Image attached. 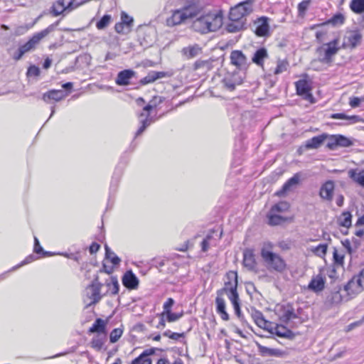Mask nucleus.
Instances as JSON below:
<instances>
[{
	"label": "nucleus",
	"instance_id": "1",
	"mask_svg": "<svg viewBox=\"0 0 364 364\" xmlns=\"http://www.w3.org/2000/svg\"><path fill=\"white\" fill-rule=\"evenodd\" d=\"M223 25V15L220 12L208 13L203 15L192 23L193 29L201 34L215 32Z\"/></svg>",
	"mask_w": 364,
	"mask_h": 364
},
{
	"label": "nucleus",
	"instance_id": "2",
	"mask_svg": "<svg viewBox=\"0 0 364 364\" xmlns=\"http://www.w3.org/2000/svg\"><path fill=\"white\" fill-rule=\"evenodd\" d=\"M339 43V38H336L317 48L316 52L318 55V60L324 64H331L333 62V57L341 49Z\"/></svg>",
	"mask_w": 364,
	"mask_h": 364
},
{
	"label": "nucleus",
	"instance_id": "3",
	"mask_svg": "<svg viewBox=\"0 0 364 364\" xmlns=\"http://www.w3.org/2000/svg\"><path fill=\"white\" fill-rule=\"evenodd\" d=\"M229 281L225 282L224 287L218 289L217 291H221V296L223 297L226 294L231 301L232 304L240 302L239 294L237 293V274L235 272H230L227 274Z\"/></svg>",
	"mask_w": 364,
	"mask_h": 364
},
{
	"label": "nucleus",
	"instance_id": "4",
	"mask_svg": "<svg viewBox=\"0 0 364 364\" xmlns=\"http://www.w3.org/2000/svg\"><path fill=\"white\" fill-rule=\"evenodd\" d=\"M261 257L269 268L280 272L284 270L286 263L277 254L262 247L261 250Z\"/></svg>",
	"mask_w": 364,
	"mask_h": 364
},
{
	"label": "nucleus",
	"instance_id": "5",
	"mask_svg": "<svg viewBox=\"0 0 364 364\" xmlns=\"http://www.w3.org/2000/svg\"><path fill=\"white\" fill-rule=\"evenodd\" d=\"M58 24V21L50 25L44 30L35 33L26 43L21 46L18 48L23 51V53H28L33 50L36 46L46 36H47L50 33L54 31L56 26Z\"/></svg>",
	"mask_w": 364,
	"mask_h": 364
},
{
	"label": "nucleus",
	"instance_id": "6",
	"mask_svg": "<svg viewBox=\"0 0 364 364\" xmlns=\"http://www.w3.org/2000/svg\"><path fill=\"white\" fill-rule=\"evenodd\" d=\"M252 11V4L250 0L242 1L232 7L229 13L230 21H244V18Z\"/></svg>",
	"mask_w": 364,
	"mask_h": 364
},
{
	"label": "nucleus",
	"instance_id": "7",
	"mask_svg": "<svg viewBox=\"0 0 364 364\" xmlns=\"http://www.w3.org/2000/svg\"><path fill=\"white\" fill-rule=\"evenodd\" d=\"M154 106L146 105L142 112L139 115L140 127L135 133V137L141 135L145 129L154 122L153 118L150 117V112L153 109Z\"/></svg>",
	"mask_w": 364,
	"mask_h": 364
},
{
	"label": "nucleus",
	"instance_id": "8",
	"mask_svg": "<svg viewBox=\"0 0 364 364\" xmlns=\"http://www.w3.org/2000/svg\"><path fill=\"white\" fill-rule=\"evenodd\" d=\"M102 284L98 282V276H96L92 283L86 289L87 296L91 300L89 305L98 303L102 299L100 289Z\"/></svg>",
	"mask_w": 364,
	"mask_h": 364
},
{
	"label": "nucleus",
	"instance_id": "9",
	"mask_svg": "<svg viewBox=\"0 0 364 364\" xmlns=\"http://www.w3.org/2000/svg\"><path fill=\"white\" fill-rule=\"evenodd\" d=\"M296 93L311 103L314 102V97L311 92L310 82L306 79H301L295 82Z\"/></svg>",
	"mask_w": 364,
	"mask_h": 364
},
{
	"label": "nucleus",
	"instance_id": "10",
	"mask_svg": "<svg viewBox=\"0 0 364 364\" xmlns=\"http://www.w3.org/2000/svg\"><path fill=\"white\" fill-rule=\"evenodd\" d=\"M223 236V230H211L205 237L201 242V250L205 252L208 250L210 245L215 246Z\"/></svg>",
	"mask_w": 364,
	"mask_h": 364
},
{
	"label": "nucleus",
	"instance_id": "11",
	"mask_svg": "<svg viewBox=\"0 0 364 364\" xmlns=\"http://www.w3.org/2000/svg\"><path fill=\"white\" fill-rule=\"evenodd\" d=\"M134 19L125 11L121 13V21L114 26V30L117 33L126 34L131 31L133 26Z\"/></svg>",
	"mask_w": 364,
	"mask_h": 364
},
{
	"label": "nucleus",
	"instance_id": "12",
	"mask_svg": "<svg viewBox=\"0 0 364 364\" xmlns=\"http://www.w3.org/2000/svg\"><path fill=\"white\" fill-rule=\"evenodd\" d=\"M360 282H358L355 277H353L344 286L343 291L346 292V301L350 300L363 290Z\"/></svg>",
	"mask_w": 364,
	"mask_h": 364
},
{
	"label": "nucleus",
	"instance_id": "13",
	"mask_svg": "<svg viewBox=\"0 0 364 364\" xmlns=\"http://www.w3.org/2000/svg\"><path fill=\"white\" fill-rule=\"evenodd\" d=\"M231 63L239 70H246L248 67L247 58L241 50H233L230 53Z\"/></svg>",
	"mask_w": 364,
	"mask_h": 364
},
{
	"label": "nucleus",
	"instance_id": "14",
	"mask_svg": "<svg viewBox=\"0 0 364 364\" xmlns=\"http://www.w3.org/2000/svg\"><path fill=\"white\" fill-rule=\"evenodd\" d=\"M328 137V134H322L318 136H315L305 141V144L301 146L299 149L300 151L302 149L305 150L316 149L321 146L326 139Z\"/></svg>",
	"mask_w": 364,
	"mask_h": 364
},
{
	"label": "nucleus",
	"instance_id": "15",
	"mask_svg": "<svg viewBox=\"0 0 364 364\" xmlns=\"http://www.w3.org/2000/svg\"><path fill=\"white\" fill-rule=\"evenodd\" d=\"M255 33L257 36L264 37L269 35V18L266 16L258 18L255 21Z\"/></svg>",
	"mask_w": 364,
	"mask_h": 364
},
{
	"label": "nucleus",
	"instance_id": "16",
	"mask_svg": "<svg viewBox=\"0 0 364 364\" xmlns=\"http://www.w3.org/2000/svg\"><path fill=\"white\" fill-rule=\"evenodd\" d=\"M123 285L129 290L136 289L139 287V281L132 270L127 271L122 279Z\"/></svg>",
	"mask_w": 364,
	"mask_h": 364
},
{
	"label": "nucleus",
	"instance_id": "17",
	"mask_svg": "<svg viewBox=\"0 0 364 364\" xmlns=\"http://www.w3.org/2000/svg\"><path fill=\"white\" fill-rule=\"evenodd\" d=\"M335 189L334 182L328 180L323 183L320 188L319 196L325 200L331 201Z\"/></svg>",
	"mask_w": 364,
	"mask_h": 364
},
{
	"label": "nucleus",
	"instance_id": "18",
	"mask_svg": "<svg viewBox=\"0 0 364 364\" xmlns=\"http://www.w3.org/2000/svg\"><path fill=\"white\" fill-rule=\"evenodd\" d=\"M202 9L203 7L198 1H190L182 8V10L187 18H189L197 16L202 11Z\"/></svg>",
	"mask_w": 364,
	"mask_h": 364
},
{
	"label": "nucleus",
	"instance_id": "19",
	"mask_svg": "<svg viewBox=\"0 0 364 364\" xmlns=\"http://www.w3.org/2000/svg\"><path fill=\"white\" fill-rule=\"evenodd\" d=\"M136 73L131 69H126L118 73L115 79L117 85L125 86L130 83V80L135 76Z\"/></svg>",
	"mask_w": 364,
	"mask_h": 364
},
{
	"label": "nucleus",
	"instance_id": "20",
	"mask_svg": "<svg viewBox=\"0 0 364 364\" xmlns=\"http://www.w3.org/2000/svg\"><path fill=\"white\" fill-rule=\"evenodd\" d=\"M215 298L216 312L220 316L224 321L229 320V315L226 311V304L224 298L221 296V291H217Z\"/></svg>",
	"mask_w": 364,
	"mask_h": 364
},
{
	"label": "nucleus",
	"instance_id": "21",
	"mask_svg": "<svg viewBox=\"0 0 364 364\" xmlns=\"http://www.w3.org/2000/svg\"><path fill=\"white\" fill-rule=\"evenodd\" d=\"M243 78L238 73H234L223 79L224 86L230 91L235 90L236 85L242 84Z\"/></svg>",
	"mask_w": 364,
	"mask_h": 364
},
{
	"label": "nucleus",
	"instance_id": "22",
	"mask_svg": "<svg viewBox=\"0 0 364 364\" xmlns=\"http://www.w3.org/2000/svg\"><path fill=\"white\" fill-rule=\"evenodd\" d=\"M255 345L257 347L259 354L262 357L274 356V357H282L284 355V352L277 348H270L261 345L259 342L255 341Z\"/></svg>",
	"mask_w": 364,
	"mask_h": 364
},
{
	"label": "nucleus",
	"instance_id": "23",
	"mask_svg": "<svg viewBox=\"0 0 364 364\" xmlns=\"http://www.w3.org/2000/svg\"><path fill=\"white\" fill-rule=\"evenodd\" d=\"M280 311L279 318L284 323H287L291 319L297 318L294 307L289 304L282 306Z\"/></svg>",
	"mask_w": 364,
	"mask_h": 364
},
{
	"label": "nucleus",
	"instance_id": "24",
	"mask_svg": "<svg viewBox=\"0 0 364 364\" xmlns=\"http://www.w3.org/2000/svg\"><path fill=\"white\" fill-rule=\"evenodd\" d=\"M167 76L168 73L164 71H150L146 76L140 80V84L145 85Z\"/></svg>",
	"mask_w": 364,
	"mask_h": 364
},
{
	"label": "nucleus",
	"instance_id": "25",
	"mask_svg": "<svg viewBox=\"0 0 364 364\" xmlns=\"http://www.w3.org/2000/svg\"><path fill=\"white\" fill-rule=\"evenodd\" d=\"M325 282V278L321 274H318L311 279L308 287L314 292H318L324 289Z\"/></svg>",
	"mask_w": 364,
	"mask_h": 364
},
{
	"label": "nucleus",
	"instance_id": "26",
	"mask_svg": "<svg viewBox=\"0 0 364 364\" xmlns=\"http://www.w3.org/2000/svg\"><path fill=\"white\" fill-rule=\"evenodd\" d=\"M186 19H187V17L182 9L176 10L173 12L171 16L167 19V25L174 26L181 23Z\"/></svg>",
	"mask_w": 364,
	"mask_h": 364
},
{
	"label": "nucleus",
	"instance_id": "27",
	"mask_svg": "<svg viewBox=\"0 0 364 364\" xmlns=\"http://www.w3.org/2000/svg\"><path fill=\"white\" fill-rule=\"evenodd\" d=\"M65 94L63 90H51L46 92H45L42 96V100L48 102L49 100H54L55 102H58L63 100L65 97Z\"/></svg>",
	"mask_w": 364,
	"mask_h": 364
},
{
	"label": "nucleus",
	"instance_id": "28",
	"mask_svg": "<svg viewBox=\"0 0 364 364\" xmlns=\"http://www.w3.org/2000/svg\"><path fill=\"white\" fill-rule=\"evenodd\" d=\"M201 47L196 43L188 46L187 47H184L181 50L183 55H184L188 59L193 58L198 56L201 53Z\"/></svg>",
	"mask_w": 364,
	"mask_h": 364
},
{
	"label": "nucleus",
	"instance_id": "29",
	"mask_svg": "<svg viewBox=\"0 0 364 364\" xmlns=\"http://www.w3.org/2000/svg\"><path fill=\"white\" fill-rule=\"evenodd\" d=\"M300 176L299 173L294 174L291 178L288 179L283 185L282 189L277 192L278 196H281L292 189L299 183Z\"/></svg>",
	"mask_w": 364,
	"mask_h": 364
},
{
	"label": "nucleus",
	"instance_id": "30",
	"mask_svg": "<svg viewBox=\"0 0 364 364\" xmlns=\"http://www.w3.org/2000/svg\"><path fill=\"white\" fill-rule=\"evenodd\" d=\"M243 264L249 269H253L256 266L254 252L251 249H246L243 252Z\"/></svg>",
	"mask_w": 364,
	"mask_h": 364
},
{
	"label": "nucleus",
	"instance_id": "31",
	"mask_svg": "<svg viewBox=\"0 0 364 364\" xmlns=\"http://www.w3.org/2000/svg\"><path fill=\"white\" fill-rule=\"evenodd\" d=\"M268 58V53L265 48L262 47L257 49L253 55L252 60L258 66L262 67L264 60Z\"/></svg>",
	"mask_w": 364,
	"mask_h": 364
},
{
	"label": "nucleus",
	"instance_id": "32",
	"mask_svg": "<svg viewBox=\"0 0 364 364\" xmlns=\"http://www.w3.org/2000/svg\"><path fill=\"white\" fill-rule=\"evenodd\" d=\"M341 290V289L339 288L338 290L331 291L327 296V301L332 305H337L343 301H346V295H343Z\"/></svg>",
	"mask_w": 364,
	"mask_h": 364
},
{
	"label": "nucleus",
	"instance_id": "33",
	"mask_svg": "<svg viewBox=\"0 0 364 364\" xmlns=\"http://www.w3.org/2000/svg\"><path fill=\"white\" fill-rule=\"evenodd\" d=\"M348 176L356 183L364 188V170L357 172V169H350Z\"/></svg>",
	"mask_w": 364,
	"mask_h": 364
},
{
	"label": "nucleus",
	"instance_id": "34",
	"mask_svg": "<svg viewBox=\"0 0 364 364\" xmlns=\"http://www.w3.org/2000/svg\"><path fill=\"white\" fill-rule=\"evenodd\" d=\"M331 118L348 120L349 122L347 124H355L362 120L361 117L358 115L348 116L344 113L332 114Z\"/></svg>",
	"mask_w": 364,
	"mask_h": 364
},
{
	"label": "nucleus",
	"instance_id": "35",
	"mask_svg": "<svg viewBox=\"0 0 364 364\" xmlns=\"http://www.w3.org/2000/svg\"><path fill=\"white\" fill-rule=\"evenodd\" d=\"M106 323L102 318H97L92 326L90 328V333H105Z\"/></svg>",
	"mask_w": 364,
	"mask_h": 364
},
{
	"label": "nucleus",
	"instance_id": "36",
	"mask_svg": "<svg viewBox=\"0 0 364 364\" xmlns=\"http://www.w3.org/2000/svg\"><path fill=\"white\" fill-rule=\"evenodd\" d=\"M245 26V21L235 20V21H230V22L226 26V30L229 33H236L241 31Z\"/></svg>",
	"mask_w": 364,
	"mask_h": 364
},
{
	"label": "nucleus",
	"instance_id": "37",
	"mask_svg": "<svg viewBox=\"0 0 364 364\" xmlns=\"http://www.w3.org/2000/svg\"><path fill=\"white\" fill-rule=\"evenodd\" d=\"M252 318L254 319L255 323L262 328H267L268 325V321L264 318L263 314L261 311H255L252 314Z\"/></svg>",
	"mask_w": 364,
	"mask_h": 364
},
{
	"label": "nucleus",
	"instance_id": "38",
	"mask_svg": "<svg viewBox=\"0 0 364 364\" xmlns=\"http://www.w3.org/2000/svg\"><path fill=\"white\" fill-rule=\"evenodd\" d=\"M275 334L282 338H293L294 333L289 329H287L283 326H277L275 328Z\"/></svg>",
	"mask_w": 364,
	"mask_h": 364
},
{
	"label": "nucleus",
	"instance_id": "39",
	"mask_svg": "<svg viewBox=\"0 0 364 364\" xmlns=\"http://www.w3.org/2000/svg\"><path fill=\"white\" fill-rule=\"evenodd\" d=\"M267 218H268V224L270 225H280L282 223L286 221V219L284 217H282L275 213H272V211H269V213L267 215Z\"/></svg>",
	"mask_w": 364,
	"mask_h": 364
},
{
	"label": "nucleus",
	"instance_id": "40",
	"mask_svg": "<svg viewBox=\"0 0 364 364\" xmlns=\"http://www.w3.org/2000/svg\"><path fill=\"white\" fill-rule=\"evenodd\" d=\"M105 248L106 259H109L113 264V265H119L121 262V259L118 256H117L114 252L111 250V249L108 247L107 245H105Z\"/></svg>",
	"mask_w": 364,
	"mask_h": 364
},
{
	"label": "nucleus",
	"instance_id": "41",
	"mask_svg": "<svg viewBox=\"0 0 364 364\" xmlns=\"http://www.w3.org/2000/svg\"><path fill=\"white\" fill-rule=\"evenodd\" d=\"M350 9L353 12L360 14L364 12V0H352L350 4Z\"/></svg>",
	"mask_w": 364,
	"mask_h": 364
},
{
	"label": "nucleus",
	"instance_id": "42",
	"mask_svg": "<svg viewBox=\"0 0 364 364\" xmlns=\"http://www.w3.org/2000/svg\"><path fill=\"white\" fill-rule=\"evenodd\" d=\"M352 215L350 212L346 211L342 213V218L338 219L339 225L344 228H350L351 226Z\"/></svg>",
	"mask_w": 364,
	"mask_h": 364
},
{
	"label": "nucleus",
	"instance_id": "43",
	"mask_svg": "<svg viewBox=\"0 0 364 364\" xmlns=\"http://www.w3.org/2000/svg\"><path fill=\"white\" fill-rule=\"evenodd\" d=\"M111 21L112 16L105 14L96 23V27L98 30H103L109 25Z\"/></svg>",
	"mask_w": 364,
	"mask_h": 364
},
{
	"label": "nucleus",
	"instance_id": "44",
	"mask_svg": "<svg viewBox=\"0 0 364 364\" xmlns=\"http://www.w3.org/2000/svg\"><path fill=\"white\" fill-rule=\"evenodd\" d=\"M107 286L109 287L112 295H116L119 292V284L116 277H112L110 282H107Z\"/></svg>",
	"mask_w": 364,
	"mask_h": 364
},
{
	"label": "nucleus",
	"instance_id": "45",
	"mask_svg": "<svg viewBox=\"0 0 364 364\" xmlns=\"http://www.w3.org/2000/svg\"><path fill=\"white\" fill-rule=\"evenodd\" d=\"M348 38L351 47L355 48L360 42L362 36L359 32L353 31Z\"/></svg>",
	"mask_w": 364,
	"mask_h": 364
},
{
	"label": "nucleus",
	"instance_id": "46",
	"mask_svg": "<svg viewBox=\"0 0 364 364\" xmlns=\"http://www.w3.org/2000/svg\"><path fill=\"white\" fill-rule=\"evenodd\" d=\"M345 22V16L341 13L333 15L329 20L328 23L333 26H341Z\"/></svg>",
	"mask_w": 364,
	"mask_h": 364
},
{
	"label": "nucleus",
	"instance_id": "47",
	"mask_svg": "<svg viewBox=\"0 0 364 364\" xmlns=\"http://www.w3.org/2000/svg\"><path fill=\"white\" fill-rule=\"evenodd\" d=\"M327 244H319L315 247H312L311 251L318 257H323L327 252Z\"/></svg>",
	"mask_w": 364,
	"mask_h": 364
},
{
	"label": "nucleus",
	"instance_id": "48",
	"mask_svg": "<svg viewBox=\"0 0 364 364\" xmlns=\"http://www.w3.org/2000/svg\"><path fill=\"white\" fill-rule=\"evenodd\" d=\"M338 147H349L353 145L352 141L342 134H336Z\"/></svg>",
	"mask_w": 364,
	"mask_h": 364
},
{
	"label": "nucleus",
	"instance_id": "49",
	"mask_svg": "<svg viewBox=\"0 0 364 364\" xmlns=\"http://www.w3.org/2000/svg\"><path fill=\"white\" fill-rule=\"evenodd\" d=\"M289 67V63L286 60H279L277 61V67L274 71L275 75H279L287 70Z\"/></svg>",
	"mask_w": 364,
	"mask_h": 364
},
{
	"label": "nucleus",
	"instance_id": "50",
	"mask_svg": "<svg viewBox=\"0 0 364 364\" xmlns=\"http://www.w3.org/2000/svg\"><path fill=\"white\" fill-rule=\"evenodd\" d=\"M289 208V205L287 202H280L279 203H277L274 205L271 209L270 211L272 213H282L286 211Z\"/></svg>",
	"mask_w": 364,
	"mask_h": 364
},
{
	"label": "nucleus",
	"instance_id": "51",
	"mask_svg": "<svg viewBox=\"0 0 364 364\" xmlns=\"http://www.w3.org/2000/svg\"><path fill=\"white\" fill-rule=\"evenodd\" d=\"M122 333H123L122 329H121L119 328L113 329L111 331L110 335H109L110 342L112 343H116L119 339V338L122 336Z\"/></svg>",
	"mask_w": 364,
	"mask_h": 364
},
{
	"label": "nucleus",
	"instance_id": "52",
	"mask_svg": "<svg viewBox=\"0 0 364 364\" xmlns=\"http://www.w3.org/2000/svg\"><path fill=\"white\" fill-rule=\"evenodd\" d=\"M65 10V6H63L59 0L54 3L52 6V13L55 16H59Z\"/></svg>",
	"mask_w": 364,
	"mask_h": 364
},
{
	"label": "nucleus",
	"instance_id": "53",
	"mask_svg": "<svg viewBox=\"0 0 364 364\" xmlns=\"http://www.w3.org/2000/svg\"><path fill=\"white\" fill-rule=\"evenodd\" d=\"M104 345V339L99 336L94 337L91 341V346L97 350H100Z\"/></svg>",
	"mask_w": 364,
	"mask_h": 364
},
{
	"label": "nucleus",
	"instance_id": "54",
	"mask_svg": "<svg viewBox=\"0 0 364 364\" xmlns=\"http://www.w3.org/2000/svg\"><path fill=\"white\" fill-rule=\"evenodd\" d=\"M327 139H328V141L326 144V147L328 149H329L330 150H335L338 147V144L336 142V141H337L336 134L328 135V137Z\"/></svg>",
	"mask_w": 364,
	"mask_h": 364
},
{
	"label": "nucleus",
	"instance_id": "55",
	"mask_svg": "<svg viewBox=\"0 0 364 364\" xmlns=\"http://www.w3.org/2000/svg\"><path fill=\"white\" fill-rule=\"evenodd\" d=\"M166 319L168 322L171 323L178 320L182 316L183 312L181 313H173L171 311L165 314Z\"/></svg>",
	"mask_w": 364,
	"mask_h": 364
},
{
	"label": "nucleus",
	"instance_id": "56",
	"mask_svg": "<svg viewBox=\"0 0 364 364\" xmlns=\"http://www.w3.org/2000/svg\"><path fill=\"white\" fill-rule=\"evenodd\" d=\"M310 4L309 0H305L300 2L298 5V12L299 16H304Z\"/></svg>",
	"mask_w": 364,
	"mask_h": 364
},
{
	"label": "nucleus",
	"instance_id": "57",
	"mask_svg": "<svg viewBox=\"0 0 364 364\" xmlns=\"http://www.w3.org/2000/svg\"><path fill=\"white\" fill-rule=\"evenodd\" d=\"M34 252L36 254L43 253V255H51L50 252H44L37 237H34Z\"/></svg>",
	"mask_w": 364,
	"mask_h": 364
},
{
	"label": "nucleus",
	"instance_id": "58",
	"mask_svg": "<svg viewBox=\"0 0 364 364\" xmlns=\"http://www.w3.org/2000/svg\"><path fill=\"white\" fill-rule=\"evenodd\" d=\"M174 300L172 298H168L163 305L164 311L163 315L171 311V307L174 304Z\"/></svg>",
	"mask_w": 364,
	"mask_h": 364
},
{
	"label": "nucleus",
	"instance_id": "59",
	"mask_svg": "<svg viewBox=\"0 0 364 364\" xmlns=\"http://www.w3.org/2000/svg\"><path fill=\"white\" fill-rule=\"evenodd\" d=\"M333 261H334L335 264H343L344 256L343 255L338 254V252L336 248H334V250L333 252Z\"/></svg>",
	"mask_w": 364,
	"mask_h": 364
},
{
	"label": "nucleus",
	"instance_id": "60",
	"mask_svg": "<svg viewBox=\"0 0 364 364\" xmlns=\"http://www.w3.org/2000/svg\"><path fill=\"white\" fill-rule=\"evenodd\" d=\"M36 259V256H34L33 255H30L28 257H26L24 259V260H23L19 264H18L17 266L14 267L12 268V269L14 270V269H18V267H21L23 265L29 264V263L32 262L33 261H34Z\"/></svg>",
	"mask_w": 364,
	"mask_h": 364
},
{
	"label": "nucleus",
	"instance_id": "61",
	"mask_svg": "<svg viewBox=\"0 0 364 364\" xmlns=\"http://www.w3.org/2000/svg\"><path fill=\"white\" fill-rule=\"evenodd\" d=\"M40 74V69L35 65H31L28 68L27 75L28 76H38Z\"/></svg>",
	"mask_w": 364,
	"mask_h": 364
},
{
	"label": "nucleus",
	"instance_id": "62",
	"mask_svg": "<svg viewBox=\"0 0 364 364\" xmlns=\"http://www.w3.org/2000/svg\"><path fill=\"white\" fill-rule=\"evenodd\" d=\"M361 102V99L358 97H350L349 100V105L352 108H355L360 106Z\"/></svg>",
	"mask_w": 364,
	"mask_h": 364
},
{
	"label": "nucleus",
	"instance_id": "63",
	"mask_svg": "<svg viewBox=\"0 0 364 364\" xmlns=\"http://www.w3.org/2000/svg\"><path fill=\"white\" fill-rule=\"evenodd\" d=\"M232 306H233L235 314L237 315L238 318L240 319V321H242L243 320V316H242V312H241L240 302L237 303V304H233Z\"/></svg>",
	"mask_w": 364,
	"mask_h": 364
},
{
	"label": "nucleus",
	"instance_id": "64",
	"mask_svg": "<svg viewBox=\"0 0 364 364\" xmlns=\"http://www.w3.org/2000/svg\"><path fill=\"white\" fill-rule=\"evenodd\" d=\"M354 277L355 279H357L358 282H360V283L364 289V269H362L358 275H355Z\"/></svg>",
	"mask_w": 364,
	"mask_h": 364
}]
</instances>
